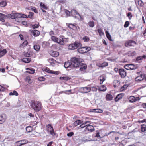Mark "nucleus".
I'll return each instance as SVG.
<instances>
[{"mask_svg": "<svg viewBox=\"0 0 146 146\" xmlns=\"http://www.w3.org/2000/svg\"><path fill=\"white\" fill-rule=\"evenodd\" d=\"M72 65L74 67H77L82 66L84 60L81 58H78L76 57H73L71 58Z\"/></svg>", "mask_w": 146, "mask_h": 146, "instance_id": "f257e3e1", "label": "nucleus"}, {"mask_svg": "<svg viewBox=\"0 0 146 146\" xmlns=\"http://www.w3.org/2000/svg\"><path fill=\"white\" fill-rule=\"evenodd\" d=\"M31 108L35 111L38 112L42 109V104L40 102L37 101L32 102L31 105Z\"/></svg>", "mask_w": 146, "mask_h": 146, "instance_id": "f03ea898", "label": "nucleus"}, {"mask_svg": "<svg viewBox=\"0 0 146 146\" xmlns=\"http://www.w3.org/2000/svg\"><path fill=\"white\" fill-rule=\"evenodd\" d=\"M81 45L80 42H75L73 44H71L68 46V48L70 50H74L77 48Z\"/></svg>", "mask_w": 146, "mask_h": 146, "instance_id": "7ed1b4c3", "label": "nucleus"}, {"mask_svg": "<svg viewBox=\"0 0 146 146\" xmlns=\"http://www.w3.org/2000/svg\"><path fill=\"white\" fill-rule=\"evenodd\" d=\"M137 44L135 41L132 40H129L126 41L125 43V46L126 47H134L135 45H137Z\"/></svg>", "mask_w": 146, "mask_h": 146, "instance_id": "20e7f679", "label": "nucleus"}, {"mask_svg": "<svg viewBox=\"0 0 146 146\" xmlns=\"http://www.w3.org/2000/svg\"><path fill=\"white\" fill-rule=\"evenodd\" d=\"M47 131L52 136H54L56 135V133L54 131L52 126L50 124H48L46 125Z\"/></svg>", "mask_w": 146, "mask_h": 146, "instance_id": "39448f33", "label": "nucleus"}, {"mask_svg": "<svg viewBox=\"0 0 146 146\" xmlns=\"http://www.w3.org/2000/svg\"><path fill=\"white\" fill-rule=\"evenodd\" d=\"M91 48L88 47H83L79 48L78 51L81 54L86 53L90 50Z\"/></svg>", "mask_w": 146, "mask_h": 146, "instance_id": "423d86ee", "label": "nucleus"}, {"mask_svg": "<svg viewBox=\"0 0 146 146\" xmlns=\"http://www.w3.org/2000/svg\"><path fill=\"white\" fill-rule=\"evenodd\" d=\"M125 69L128 70H132L136 68V66L133 64H127L125 66Z\"/></svg>", "mask_w": 146, "mask_h": 146, "instance_id": "0eeeda50", "label": "nucleus"}, {"mask_svg": "<svg viewBox=\"0 0 146 146\" xmlns=\"http://www.w3.org/2000/svg\"><path fill=\"white\" fill-rule=\"evenodd\" d=\"M146 58V55H143L142 56H140L137 57L135 58V61L139 63H141L142 62V60L143 59H145Z\"/></svg>", "mask_w": 146, "mask_h": 146, "instance_id": "6e6552de", "label": "nucleus"}, {"mask_svg": "<svg viewBox=\"0 0 146 146\" xmlns=\"http://www.w3.org/2000/svg\"><path fill=\"white\" fill-rule=\"evenodd\" d=\"M85 130L91 132L94 131V128L93 126L87 124V125L85 129Z\"/></svg>", "mask_w": 146, "mask_h": 146, "instance_id": "1a4fd4ad", "label": "nucleus"}, {"mask_svg": "<svg viewBox=\"0 0 146 146\" xmlns=\"http://www.w3.org/2000/svg\"><path fill=\"white\" fill-rule=\"evenodd\" d=\"M140 98L139 97H135L133 96H131L129 98V101L131 102H133L137 101L139 100Z\"/></svg>", "mask_w": 146, "mask_h": 146, "instance_id": "9d476101", "label": "nucleus"}, {"mask_svg": "<svg viewBox=\"0 0 146 146\" xmlns=\"http://www.w3.org/2000/svg\"><path fill=\"white\" fill-rule=\"evenodd\" d=\"M49 53L51 56L54 57H57L59 55V53L58 52L52 50L49 51Z\"/></svg>", "mask_w": 146, "mask_h": 146, "instance_id": "9b49d317", "label": "nucleus"}, {"mask_svg": "<svg viewBox=\"0 0 146 146\" xmlns=\"http://www.w3.org/2000/svg\"><path fill=\"white\" fill-rule=\"evenodd\" d=\"M119 73L122 78H124L126 75V72L124 69H119Z\"/></svg>", "mask_w": 146, "mask_h": 146, "instance_id": "f8f14e48", "label": "nucleus"}, {"mask_svg": "<svg viewBox=\"0 0 146 146\" xmlns=\"http://www.w3.org/2000/svg\"><path fill=\"white\" fill-rule=\"evenodd\" d=\"M125 94L121 93L118 94L114 99L115 101L116 102L118 101L119 100L122 99L123 97L124 96Z\"/></svg>", "mask_w": 146, "mask_h": 146, "instance_id": "ddd939ff", "label": "nucleus"}, {"mask_svg": "<svg viewBox=\"0 0 146 146\" xmlns=\"http://www.w3.org/2000/svg\"><path fill=\"white\" fill-rule=\"evenodd\" d=\"M145 77V76L144 74H141L140 76L137 77L135 79L136 81H140L143 80Z\"/></svg>", "mask_w": 146, "mask_h": 146, "instance_id": "4468645a", "label": "nucleus"}, {"mask_svg": "<svg viewBox=\"0 0 146 146\" xmlns=\"http://www.w3.org/2000/svg\"><path fill=\"white\" fill-rule=\"evenodd\" d=\"M48 62L50 64V65L52 66H54L56 63V60H54L52 58H49L48 59Z\"/></svg>", "mask_w": 146, "mask_h": 146, "instance_id": "2eb2a0df", "label": "nucleus"}, {"mask_svg": "<svg viewBox=\"0 0 146 146\" xmlns=\"http://www.w3.org/2000/svg\"><path fill=\"white\" fill-rule=\"evenodd\" d=\"M91 90L90 87H84L81 88L82 92L83 93H87L89 92Z\"/></svg>", "mask_w": 146, "mask_h": 146, "instance_id": "dca6fc26", "label": "nucleus"}, {"mask_svg": "<svg viewBox=\"0 0 146 146\" xmlns=\"http://www.w3.org/2000/svg\"><path fill=\"white\" fill-rule=\"evenodd\" d=\"M68 26L70 29H71L74 30H77V27L75 25L72 23H68Z\"/></svg>", "mask_w": 146, "mask_h": 146, "instance_id": "f3484780", "label": "nucleus"}, {"mask_svg": "<svg viewBox=\"0 0 146 146\" xmlns=\"http://www.w3.org/2000/svg\"><path fill=\"white\" fill-rule=\"evenodd\" d=\"M90 111L91 112L98 113H102L103 111L102 110L99 109H91L90 110Z\"/></svg>", "mask_w": 146, "mask_h": 146, "instance_id": "a211bd4d", "label": "nucleus"}, {"mask_svg": "<svg viewBox=\"0 0 146 146\" xmlns=\"http://www.w3.org/2000/svg\"><path fill=\"white\" fill-rule=\"evenodd\" d=\"M6 117L5 115H0V124H2L5 121Z\"/></svg>", "mask_w": 146, "mask_h": 146, "instance_id": "6ab92c4d", "label": "nucleus"}, {"mask_svg": "<svg viewBox=\"0 0 146 146\" xmlns=\"http://www.w3.org/2000/svg\"><path fill=\"white\" fill-rule=\"evenodd\" d=\"M98 79L100 81V84H102L103 82L106 80V77L104 76H100L99 78Z\"/></svg>", "mask_w": 146, "mask_h": 146, "instance_id": "aec40b11", "label": "nucleus"}, {"mask_svg": "<svg viewBox=\"0 0 146 146\" xmlns=\"http://www.w3.org/2000/svg\"><path fill=\"white\" fill-rule=\"evenodd\" d=\"M51 38L52 40L53 41L55 42H56L58 43L59 44L60 42H59L60 40V38H57L55 36H53L51 37Z\"/></svg>", "mask_w": 146, "mask_h": 146, "instance_id": "412c9836", "label": "nucleus"}, {"mask_svg": "<svg viewBox=\"0 0 146 146\" xmlns=\"http://www.w3.org/2000/svg\"><path fill=\"white\" fill-rule=\"evenodd\" d=\"M105 33L107 38L110 41H113V40L111 38V36L110 34L107 31H106Z\"/></svg>", "mask_w": 146, "mask_h": 146, "instance_id": "4be33fe9", "label": "nucleus"}, {"mask_svg": "<svg viewBox=\"0 0 146 146\" xmlns=\"http://www.w3.org/2000/svg\"><path fill=\"white\" fill-rule=\"evenodd\" d=\"M108 65V63L104 62L102 63H98L97 65L100 67H103L107 66Z\"/></svg>", "mask_w": 146, "mask_h": 146, "instance_id": "5701e85b", "label": "nucleus"}, {"mask_svg": "<svg viewBox=\"0 0 146 146\" xmlns=\"http://www.w3.org/2000/svg\"><path fill=\"white\" fill-rule=\"evenodd\" d=\"M112 96L110 94H107L106 96V98L108 101L111 100L113 99Z\"/></svg>", "mask_w": 146, "mask_h": 146, "instance_id": "b1692460", "label": "nucleus"}, {"mask_svg": "<svg viewBox=\"0 0 146 146\" xmlns=\"http://www.w3.org/2000/svg\"><path fill=\"white\" fill-rule=\"evenodd\" d=\"M67 41V39L65 38H62V39L60 38V40L59 44L62 45H63L64 44V42Z\"/></svg>", "mask_w": 146, "mask_h": 146, "instance_id": "393cba45", "label": "nucleus"}, {"mask_svg": "<svg viewBox=\"0 0 146 146\" xmlns=\"http://www.w3.org/2000/svg\"><path fill=\"white\" fill-rule=\"evenodd\" d=\"M98 89L100 91L104 92L106 90V88L104 85H102L100 87H98Z\"/></svg>", "mask_w": 146, "mask_h": 146, "instance_id": "a878e982", "label": "nucleus"}, {"mask_svg": "<svg viewBox=\"0 0 146 146\" xmlns=\"http://www.w3.org/2000/svg\"><path fill=\"white\" fill-rule=\"evenodd\" d=\"M32 33L34 36H38L40 33V31L37 30H34L33 31Z\"/></svg>", "mask_w": 146, "mask_h": 146, "instance_id": "bb28decb", "label": "nucleus"}, {"mask_svg": "<svg viewBox=\"0 0 146 146\" xmlns=\"http://www.w3.org/2000/svg\"><path fill=\"white\" fill-rule=\"evenodd\" d=\"M120 82L117 80H115L113 82V87L114 88L116 87L119 86Z\"/></svg>", "mask_w": 146, "mask_h": 146, "instance_id": "cd10ccee", "label": "nucleus"}, {"mask_svg": "<svg viewBox=\"0 0 146 146\" xmlns=\"http://www.w3.org/2000/svg\"><path fill=\"white\" fill-rule=\"evenodd\" d=\"M72 62L69 61H67L65 62L64 66L66 68L69 67L72 65Z\"/></svg>", "mask_w": 146, "mask_h": 146, "instance_id": "c85d7f7f", "label": "nucleus"}, {"mask_svg": "<svg viewBox=\"0 0 146 146\" xmlns=\"http://www.w3.org/2000/svg\"><path fill=\"white\" fill-rule=\"evenodd\" d=\"M7 53L6 49H4L2 50H0V57H1Z\"/></svg>", "mask_w": 146, "mask_h": 146, "instance_id": "c756f323", "label": "nucleus"}, {"mask_svg": "<svg viewBox=\"0 0 146 146\" xmlns=\"http://www.w3.org/2000/svg\"><path fill=\"white\" fill-rule=\"evenodd\" d=\"M136 52L135 51H133V52L131 51H129L127 54L128 55L130 56H135L136 55Z\"/></svg>", "mask_w": 146, "mask_h": 146, "instance_id": "7c9ffc66", "label": "nucleus"}, {"mask_svg": "<svg viewBox=\"0 0 146 146\" xmlns=\"http://www.w3.org/2000/svg\"><path fill=\"white\" fill-rule=\"evenodd\" d=\"M31 60V59L30 58H25L22 59V61L25 63H29Z\"/></svg>", "mask_w": 146, "mask_h": 146, "instance_id": "2f4dec72", "label": "nucleus"}, {"mask_svg": "<svg viewBox=\"0 0 146 146\" xmlns=\"http://www.w3.org/2000/svg\"><path fill=\"white\" fill-rule=\"evenodd\" d=\"M42 70L44 71H45L48 73L51 74L52 70H51L49 68L46 67L45 68H43L42 69Z\"/></svg>", "mask_w": 146, "mask_h": 146, "instance_id": "473e14b6", "label": "nucleus"}, {"mask_svg": "<svg viewBox=\"0 0 146 146\" xmlns=\"http://www.w3.org/2000/svg\"><path fill=\"white\" fill-rule=\"evenodd\" d=\"M82 121L80 120H76L73 123V125L75 126H76L82 123Z\"/></svg>", "mask_w": 146, "mask_h": 146, "instance_id": "72a5a7b5", "label": "nucleus"}, {"mask_svg": "<svg viewBox=\"0 0 146 146\" xmlns=\"http://www.w3.org/2000/svg\"><path fill=\"white\" fill-rule=\"evenodd\" d=\"M28 44V42L27 40L24 41L23 43L21 44L20 47L22 48H24Z\"/></svg>", "mask_w": 146, "mask_h": 146, "instance_id": "f704fd0d", "label": "nucleus"}, {"mask_svg": "<svg viewBox=\"0 0 146 146\" xmlns=\"http://www.w3.org/2000/svg\"><path fill=\"white\" fill-rule=\"evenodd\" d=\"M60 79L61 80H64V81H68L70 80V78L68 76L61 77L60 78Z\"/></svg>", "mask_w": 146, "mask_h": 146, "instance_id": "c9c22d12", "label": "nucleus"}, {"mask_svg": "<svg viewBox=\"0 0 146 146\" xmlns=\"http://www.w3.org/2000/svg\"><path fill=\"white\" fill-rule=\"evenodd\" d=\"M102 131H99V132L97 133L95 137H100V138L104 136H105L104 135H100L102 133Z\"/></svg>", "mask_w": 146, "mask_h": 146, "instance_id": "e433bc0d", "label": "nucleus"}, {"mask_svg": "<svg viewBox=\"0 0 146 146\" xmlns=\"http://www.w3.org/2000/svg\"><path fill=\"white\" fill-rule=\"evenodd\" d=\"M70 13L74 16H76L77 14H78V13L77 11L75 9L72 10L71 11Z\"/></svg>", "mask_w": 146, "mask_h": 146, "instance_id": "4c0bfd02", "label": "nucleus"}, {"mask_svg": "<svg viewBox=\"0 0 146 146\" xmlns=\"http://www.w3.org/2000/svg\"><path fill=\"white\" fill-rule=\"evenodd\" d=\"M141 131L144 132L146 131V125L145 124H142L141 126Z\"/></svg>", "mask_w": 146, "mask_h": 146, "instance_id": "58836bf2", "label": "nucleus"}, {"mask_svg": "<svg viewBox=\"0 0 146 146\" xmlns=\"http://www.w3.org/2000/svg\"><path fill=\"white\" fill-rule=\"evenodd\" d=\"M26 129L27 132H30L33 131V128L31 126H29L26 127Z\"/></svg>", "mask_w": 146, "mask_h": 146, "instance_id": "ea45409f", "label": "nucleus"}, {"mask_svg": "<svg viewBox=\"0 0 146 146\" xmlns=\"http://www.w3.org/2000/svg\"><path fill=\"white\" fill-rule=\"evenodd\" d=\"M7 2L6 1H3L0 2V6L2 7H4L7 5Z\"/></svg>", "mask_w": 146, "mask_h": 146, "instance_id": "a19ab883", "label": "nucleus"}, {"mask_svg": "<svg viewBox=\"0 0 146 146\" xmlns=\"http://www.w3.org/2000/svg\"><path fill=\"white\" fill-rule=\"evenodd\" d=\"M89 121H86L84 123L82 124H81L79 127H80L81 128H83L85 127H86L87 125V123H89Z\"/></svg>", "mask_w": 146, "mask_h": 146, "instance_id": "79ce46f5", "label": "nucleus"}, {"mask_svg": "<svg viewBox=\"0 0 146 146\" xmlns=\"http://www.w3.org/2000/svg\"><path fill=\"white\" fill-rule=\"evenodd\" d=\"M26 70H29V71H27L26 72L30 74H34L35 72V70L33 69H31L29 68H26Z\"/></svg>", "mask_w": 146, "mask_h": 146, "instance_id": "37998d69", "label": "nucleus"}, {"mask_svg": "<svg viewBox=\"0 0 146 146\" xmlns=\"http://www.w3.org/2000/svg\"><path fill=\"white\" fill-rule=\"evenodd\" d=\"M88 24L90 27H93L94 26V24L93 21H90L88 23Z\"/></svg>", "mask_w": 146, "mask_h": 146, "instance_id": "c03bdc74", "label": "nucleus"}, {"mask_svg": "<svg viewBox=\"0 0 146 146\" xmlns=\"http://www.w3.org/2000/svg\"><path fill=\"white\" fill-rule=\"evenodd\" d=\"M64 11L66 14V17H69L70 16V12L68 10L66 9H64Z\"/></svg>", "mask_w": 146, "mask_h": 146, "instance_id": "a18cd8bd", "label": "nucleus"}, {"mask_svg": "<svg viewBox=\"0 0 146 146\" xmlns=\"http://www.w3.org/2000/svg\"><path fill=\"white\" fill-rule=\"evenodd\" d=\"M40 5L41 9H47V7L45 5L44 3L41 2L40 3Z\"/></svg>", "mask_w": 146, "mask_h": 146, "instance_id": "49530a36", "label": "nucleus"}, {"mask_svg": "<svg viewBox=\"0 0 146 146\" xmlns=\"http://www.w3.org/2000/svg\"><path fill=\"white\" fill-rule=\"evenodd\" d=\"M40 46L38 45H35L34 46V48L36 51H38L39 50Z\"/></svg>", "mask_w": 146, "mask_h": 146, "instance_id": "de8ad7c7", "label": "nucleus"}, {"mask_svg": "<svg viewBox=\"0 0 146 146\" xmlns=\"http://www.w3.org/2000/svg\"><path fill=\"white\" fill-rule=\"evenodd\" d=\"M98 31L100 36H101L104 35V33L102 29H98Z\"/></svg>", "mask_w": 146, "mask_h": 146, "instance_id": "09e8293b", "label": "nucleus"}, {"mask_svg": "<svg viewBox=\"0 0 146 146\" xmlns=\"http://www.w3.org/2000/svg\"><path fill=\"white\" fill-rule=\"evenodd\" d=\"M9 95L10 96L15 95L17 96L18 95V94L16 91L14 90L13 92H10L9 93Z\"/></svg>", "mask_w": 146, "mask_h": 146, "instance_id": "8fccbe9b", "label": "nucleus"}, {"mask_svg": "<svg viewBox=\"0 0 146 146\" xmlns=\"http://www.w3.org/2000/svg\"><path fill=\"white\" fill-rule=\"evenodd\" d=\"M33 15L34 13H33L30 12L29 15L27 16V18L28 17L31 19H33L34 17Z\"/></svg>", "mask_w": 146, "mask_h": 146, "instance_id": "3c124183", "label": "nucleus"}, {"mask_svg": "<svg viewBox=\"0 0 146 146\" xmlns=\"http://www.w3.org/2000/svg\"><path fill=\"white\" fill-rule=\"evenodd\" d=\"M86 66L85 64L82 66L80 68V70L81 71H83L84 70H85L86 69Z\"/></svg>", "mask_w": 146, "mask_h": 146, "instance_id": "603ef678", "label": "nucleus"}, {"mask_svg": "<svg viewBox=\"0 0 146 146\" xmlns=\"http://www.w3.org/2000/svg\"><path fill=\"white\" fill-rule=\"evenodd\" d=\"M25 80L30 84L31 83V78L29 76H27L25 78Z\"/></svg>", "mask_w": 146, "mask_h": 146, "instance_id": "864d4df0", "label": "nucleus"}, {"mask_svg": "<svg viewBox=\"0 0 146 146\" xmlns=\"http://www.w3.org/2000/svg\"><path fill=\"white\" fill-rule=\"evenodd\" d=\"M83 40L85 42H88L89 40V38L87 36H85L83 38Z\"/></svg>", "mask_w": 146, "mask_h": 146, "instance_id": "5fc2aeb1", "label": "nucleus"}, {"mask_svg": "<svg viewBox=\"0 0 146 146\" xmlns=\"http://www.w3.org/2000/svg\"><path fill=\"white\" fill-rule=\"evenodd\" d=\"M7 16L5 15H3L2 16L0 17V21L2 22H5L4 18L6 17Z\"/></svg>", "mask_w": 146, "mask_h": 146, "instance_id": "6e6d98bb", "label": "nucleus"}, {"mask_svg": "<svg viewBox=\"0 0 146 146\" xmlns=\"http://www.w3.org/2000/svg\"><path fill=\"white\" fill-rule=\"evenodd\" d=\"M137 3L139 6H142L143 5V3L141 0H138L137 1Z\"/></svg>", "mask_w": 146, "mask_h": 146, "instance_id": "4d7b16f0", "label": "nucleus"}, {"mask_svg": "<svg viewBox=\"0 0 146 146\" xmlns=\"http://www.w3.org/2000/svg\"><path fill=\"white\" fill-rule=\"evenodd\" d=\"M127 85H124L120 88V91H123V90H125L127 88Z\"/></svg>", "mask_w": 146, "mask_h": 146, "instance_id": "13d9d810", "label": "nucleus"}, {"mask_svg": "<svg viewBox=\"0 0 146 146\" xmlns=\"http://www.w3.org/2000/svg\"><path fill=\"white\" fill-rule=\"evenodd\" d=\"M31 9L36 13H38V11L36 8L35 7H31Z\"/></svg>", "mask_w": 146, "mask_h": 146, "instance_id": "bf43d9fd", "label": "nucleus"}, {"mask_svg": "<svg viewBox=\"0 0 146 146\" xmlns=\"http://www.w3.org/2000/svg\"><path fill=\"white\" fill-rule=\"evenodd\" d=\"M65 94H66L69 95L70 94H73V93L71 92V90H66L65 91Z\"/></svg>", "mask_w": 146, "mask_h": 146, "instance_id": "052dcab7", "label": "nucleus"}, {"mask_svg": "<svg viewBox=\"0 0 146 146\" xmlns=\"http://www.w3.org/2000/svg\"><path fill=\"white\" fill-rule=\"evenodd\" d=\"M22 145V144L21 143V142H20V141L16 142L15 143V146H21Z\"/></svg>", "mask_w": 146, "mask_h": 146, "instance_id": "680f3d73", "label": "nucleus"}, {"mask_svg": "<svg viewBox=\"0 0 146 146\" xmlns=\"http://www.w3.org/2000/svg\"><path fill=\"white\" fill-rule=\"evenodd\" d=\"M60 72L59 71H54L52 70L51 74H53L56 75H58L60 73Z\"/></svg>", "mask_w": 146, "mask_h": 146, "instance_id": "e2e57ef3", "label": "nucleus"}, {"mask_svg": "<svg viewBox=\"0 0 146 146\" xmlns=\"http://www.w3.org/2000/svg\"><path fill=\"white\" fill-rule=\"evenodd\" d=\"M45 78L43 76L39 77L38 78V80L40 81H44Z\"/></svg>", "mask_w": 146, "mask_h": 146, "instance_id": "0e129e2a", "label": "nucleus"}, {"mask_svg": "<svg viewBox=\"0 0 146 146\" xmlns=\"http://www.w3.org/2000/svg\"><path fill=\"white\" fill-rule=\"evenodd\" d=\"M127 16L129 17V19H131V18L132 17V13L131 12H129L128 13H127Z\"/></svg>", "mask_w": 146, "mask_h": 146, "instance_id": "69168bd1", "label": "nucleus"}, {"mask_svg": "<svg viewBox=\"0 0 146 146\" xmlns=\"http://www.w3.org/2000/svg\"><path fill=\"white\" fill-rule=\"evenodd\" d=\"M129 22L128 21H126L125 22L124 26L125 27H127L129 26Z\"/></svg>", "mask_w": 146, "mask_h": 146, "instance_id": "338daca9", "label": "nucleus"}, {"mask_svg": "<svg viewBox=\"0 0 146 146\" xmlns=\"http://www.w3.org/2000/svg\"><path fill=\"white\" fill-rule=\"evenodd\" d=\"M138 123H143V122H145L146 123V119H144L143 120H139L137 122Z\"/></svg>", "mask_w": 146, "mask_h": 146, "instance_id": "774afa93", "label": "nucleus"}]
</instances>
